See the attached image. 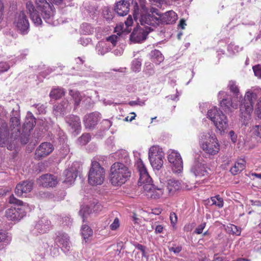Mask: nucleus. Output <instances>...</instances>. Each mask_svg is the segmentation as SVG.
I'll list each match as a JSON object with an SVG mask.
<instances>
[{
    "label": "nucleus",
    "mask_w": 261,
    "mask_h": 261,
    "mask_svg": "<svg viewBox=\"0 0 261 261\" xmlns=\"http://www.w3.org/2000/svg\"><path fill=\"white\" fill-rule=\"evenodd\" d=\"M105 178V170L100 164L93 161L88 173V182L93 186L101 185Z\"/></svg>",
    "instance_id": "423d86ee"
},
{
    "label": "nucleus",
    "mask_w": 261,
    "mask_h": 261,
    "mask_svg": "<svg viewBox=\"0 0 261 261\" xmlns=\"http://www.w3.org/2000/svg\"><path fill=\"white\" fill-rule=\"evenodd\" d=\"M165 193L167 197L173 196L177 193L181 189L180 181L175 179H168L165 186Z\"/></svg>",
    "instance_id": "dca6fc26"
},
{
    "label": "nucleus",
    "mask_w": 261,
    "mask_h": 261,
    "mask_svg": "<svg viewBox=\"0 0 261 261\" xmlns=\"http://www.w3.org/2000/svg\"><path fill=\"white\" fill-rule=\"evenodd\" d=\"M120 226L119 220L118 218H115L113 222L110 225V229L112 230L117 229Z\"/></svg>",
    "instance_id": "09e8293b"
},
{
    "label": "nucleus",
    "mask_w": 261,
    "mask_h": 261,
    "mask_svg": "<svg viewBox=\"0 0 261 261\" xmlns=\"http://www.w3.org/2000/svg\"><path fill=\"white\" fill-rule=\"evenodd\" d=\"M149 55L151 61L157 65L164 61V56L159 50H153Z\"/></svg>",
    "instance_id": "72a5a7b5"
},
{
    "label": "nucleus",
    "mask_w": 261,
    "mask_h": 261,
    "mask_svg": "<svg viewBox=\"0 0 261 261\" xmlns=\"http://www.w3.org/2000/svg\"><path fill=\"white\" fill-rule=\"evenodd\" d=\"M53 150V145L50 143H42L36 149L34 158L38 160H41L49 155Z\"/></svg>",
    "instance_id": "f3484780"
},
{
    "label": "nucleus",
    "mask_w": 261,
    "mask_h": 261,
    "mask_svg": "<svg viewBox=\"0 0 261 261\" xmlns=\"http://www.w3.org/2000/svg\"><path fill=\"white\" fill-rule=\"evenodd\" d=\"M36 195L39 198H46L49 196V193L43 191L38 192Z\"/></svg>",
    "instance_id": "603ef678"
},
{
    "label": "nucleus",
    "mask_w": 261,
    "mask_h": 261,
    "mask_svg": "<svg viewBox=\"0 0 261 261\" xmlns=\"http://www.w3.org/2000/svg\"><path fill=\"white\" fill-rule=\"evenodd\" d=\"M229 90L232 92L235 96H238L239 94V90L236 83L234 81H231L229 82L228 86Z\"/></svg>",
    "instance_id": "79ce46f5"
},
{
    "label": "nucleus",
    "mask_w": 261,
    "mask_h": 261,
    "mask_svg": "<svg viewBox=\"0 0 261 261\" xmlns=\"http://www.w3.org/2000/svg\"><path fill=\"white\" fill-rule=\"evenodd\" d=\"M100 114L98 112H93L86 115L84 118L85 127L90 129L94 128L100 120Z\"/></svg>",
    "instance_id": "412c9836"
},
{
    "label": "nucleus",
    "mask_w": 261,
    "mask_h": 261,
    "mask_svg": "<svg viewBox=\"0 0 261 261\" xmlns=\"http://www.w3.org/2000/svg\"><path fill=\"white\" fill-rule=\"evenodd\" d=\"M11 136H10V129L8 127L7 123L5 120L0 119V146L4 147L5 145H8L7 148L11 150L12 146L9 145L12 141V138H16L20 134L19 126L20 125L19 114L18 111L14 110L12 111L11 118Z\"/></svg>",
    "instance_id": "f257e3e1"
},
{
    "label": "nucleus",
    "mask_w": 261,
    "mask_h": 261,
    "mask_svg": "<svg viewBox=\"0 0 261 261\" xmlns=\"http://www.w3.org/2000/svg\"><path fill=\"white\" fill-rule=\"evenodd\" d=\"M168 160L172 164V169L174 172H180L182 170L183 163L180 154L175 150L168 152Z\"/></svg>",
    "instance_id": "2eb2a0df"
},
{
    "label": "nucleus",
    "mask_w": 261,
    "mask_h": 261,
    "mask_svg": "<svg viewBox=\"0 0 261 261\" xmlns=\"http://www.w3.org/2000/svg\"><path fill=\"white\" fill-rule=\"evenodd\" d=\"M35 123L36 122L34 118H31L28 122H26L23 124L22 133H20L19 134H17L18 136L16 137V138H12V140H16L19 138L22 144H27L29 141V137L30 132L33 130Z\"/></svg>",
    "instance_id": "4468645a"
},
{
    "label": "nucleus",
    "mask_w": 261,
    "mask_h": 261,
    "mask_svg": "<svg viewBox=\"0 0 261 261\" xmlns=\"http://www.w3.org/2000/svg\"><path fill=\"white\" fill-rule=\"evenodd\" d=\"M33 183L31 181L25 180L18 184L15 189V193L18 196H21L23 193H27L32 191Z\"/></svg>",
    "instance_id": "5701e85b"
},
{
    "label": "nucleus",
    "mask_w": 261,
    "mask_h": 261,
    "mask_svg": "<svg viewBox=\"0 0 261 261\" xmlns=\"http://www.w3.org/2000/svg\"><path fill=\"white\" fill-rule=\"evenodd\" d=\"M36 3L44 20L48 23L52 24L55 12L53 5L48 3L46 0H36Z\"/></svg>",
    "instance_id": "9d476101"
},
{
    "label": "nucleus",
    "mask_w": 261,
    "mask_h": 261,
    "mask_svg": "<svg viewBox=\"0 0 261 261\" xmlns=\"http://www.w3.org/2000/svg\"><path fill=\"white\" fill-rule=\"evenodd\" d=\"M164 153L162 149L158 145L151 146L148 152L150 164L154 169L160 170L163 165Z\"/></svg>",
    "instance_id": "1a4fd4ad"
},
{
    "label": "nucleus",
    "mask_w": 261,
    "mask_h": 261,
    "mask_svg": "<svg viewBox=\"0 0 261 261\" xmlns=\"http://www.w3.org/2000/svg\"><path fill=\"white\" fill-rule=\"evenodd\" d=\"M90 42L91 40L89 38L84 37L81 38L79 40L80 43L84 46H87Z\"/></svg>",
    "instance_id": "6e6d98bb"
},
{
    "label": "nucleus",
    "mask_w": 261,
    "mask_h": 261,
    "mask_svg": "<svg viewBox=\"0 0 261 261\" xmlns=\"http://www.w3.org/2000/svg\"><path fill=\"white\" fill-rule=\"evenodd\" d=\"M26 9L30 18L35 25L38 26L42 23V19L31 2H28L26 3Z\"/></svg>",
    "instance_id": "aec40b11"
},
{
    "label": "nucleus",
    "mask_w": 261,
    "mask_h": 261,
    "mask_svg": "<svg viewBox=\"0 0 261 261\" xmlns=\"http://www.w3.org/2000/svg\"><path fill=\"white\" fill-rule=\"evenodd\" d=\"M144 191L148 192L147 195L152 199H159L161 197H167L165 193V186L163 181L160 180V184L155 185H144Z\"/></svg>",
    "instance_id": "f8f14e48"
},
{
    "label": "nucleus",
    "mask_w": 261,
    "mask_h": 261,
    "mask_svg": "<svg viewBox=\"0 0 261 261\" xmlns=\"http://www.w3.org/2000/svg\"><path fill=\"white\" fill-rule=\"evenodd\" d=\"M170 219L172 224H175L177 221V218L176 215L174 213L170 214Z\"/></svg>",
    "instance_id": "bf43d9fd"
},
{
    "label": "nucleus",
    "mask_w": 261,
    "mask_h": 261,
    "mask_svg": "<svg viewBox=\"0 0 261 261\" xmlns=\"http://www.w3.org/2000/svg\"><path fill=\"white\" fill-rule=\"evenodd\" d=\"M255 113L257 117L261 119V108H257L255 110Z\"/></svg>",
    "instance_id": "774afa93"
},
{
    "label": "nucleus",
    "mask_w": 261,
    "mask_h": 261,
    "mask_svg": "<svg viewBox=\"0 0 261 261\" xmlns=\"http://www.w3.org/2000/svg\"><path fill=\"white\" fill-rule=\"evenodd\" d=\"M81 233L85 240L92 236L93 231L92 229L87 225H83L81 228Z\"/></svg>",
    "instance_id": "4c0bfd02"
},
{
    "label": "nucleus",
    "mask_w": 261,
    "mask_h": 261,
    "mask_svg": "<svg viewBox=\"0 0 261 261\" xmlns=\"http://www.w3.org/2000/svg\"><path fill=\"white\" fill-rule=\"evenodd\" d=\"M207 204L211 205H216L219 208L223 206L224 202L223 199L220 195H217L215 196L211 197V199L207 200Z\"/></svg>",
    "instance_id": "c9c22d12"
},
{
    "label": "nucleus",
    "mask_w": 261,
    "mask_h": 261,
    "mask_svg": "<svg viewBox=\"0 0 261 261\" xmlns=\"http://www.w3.org/2000/svg\"><path fill=\"white\" fill-rule=\"evenodd\" d=\"M66 122L74 132H79L81 129V121L79 117L75 115H70L65 118Z\"/></svg>",
    "instance_id": "cd10ccee"
},
{
    "label": "nucleus",
    "mask_w": 261,
    "mask_h": 261,
    "mask_svg": "<svg viewBox=\"0 0 261 261\" xmlns=\"http://www.w3.org/2000/svg\"><path fill=\"white\" fill-rule=\"evenodd\" d=\"M149 32V31L147 29L144 30L143 29L139 27L134 29L132 33V42H140L145 40Z\"/></svg>",
    "instance_id": "b1692460"
},
{
    "label": "nucleus",
    "mask_w": 261,
    "mask_h": 261,
    "mask_svg": "<svg viewBox=\"0 0 261 261\" xmlns=\"http://www.w3.org/2000/svg\"><path fill=\"white\" fill-rule=\"evenodd\" d=\"M35 106L36 108H37L41 113H43L45 111V107L43 105L39 106V104H37Z\"/></svg>",
    "instance_id": "338daca9"
},
{
    "label": "nucleus",
    "mask_w": 261,
    "mask_h": 261,
    "mask_svg": "<svg viewBox=\"0 0 261 261\" xmlns=\"http://www.w3.org/2000/svg\"><path fill=\"white\" fill-rule=\"evenodd\" d=\"M98 47V54L101 55H104L111 49L110 44L106 43H99Z\"/></svg>",
    "instance_id": "a19ab883"
},
{
    "label": "nucleus",
    "mask_w": 261,
    "mask_h": 261,
    "mask_svg": "<svg viewBox=\"0 0 261 261\" xmlns=\"http://www.w3.org/2000/svg\"><path fill=\"white\" fill-rule=\"evenodd\" d=\"M229 135L230 137L231 138V140L232 141V142H235L236 141V139H237V137L234 135V132L232 131V130L230 131L229 133Z\"/></svg>",
    "instance_id": "0e129e2a"
},
{
    "label": "nucleus",
    "mask_w": 261,
    "mask_h": 261,
    "mask_svg": "<svg viewBox=\"0 0 261 261\" xmlns=\"http://www.w3.org/2000/svg\"><path fill=\"white\" fill-rule=\"evenodd\" d=\"M251 131L253 135L261 138V125L253 126Z\"/></svg>",
    "instance_id": "49530a36"
},
{
    "label": "nucleus",
    "mask_w": 261,
    "mask_h": 261,
    "mask_svg": "<svg viewBox=\"0 0 261 261\" xmlns=\"http://www.w3.org/2000/svg\"><path fill=\"white\" fill-rule=\"evenodd\" d=\"M124 23L125 24H120L116 27L115 32L117 33V35H112L107 38V41L111 42L113 46L116 45L121 35L124 34H128L130 32V29L129 28L130 26V15L128 16Z\"/></svg>",
    "instance_id": "9b49d317"
},
{
    "label": "nucleus",
    "mask_w": 261,
    "mask_h": 261,
    "mask_svg": "<svg viewBox=\"0 0 261 261\" xmlns=\"http://www.w3.org/2000/svg\"><path fill=\"white\" fill-rule=\"evenodd\" d=\"M142 60L141 59H137L133 61V70L135 72L140 71L141 67Z\"/></svg>",
    "instance_id": "a18cd8bd"
},
{
    "label": "nucleus",
    "mask_w": 261,
    "mask_h": 261,
    "mask_svg": "<svg viewBox=\"0 0 261 261\" xmlns=\"http://www.w3.org/2000/svg\"><path fill=\"white\" fill-rule=\"evenodd\" d=\"M201 146L210 155H215L220 150V144L215 134L205 133L201 136Z\"/></svg>",
    "instance_id": "39448f33"
},
{
    "label": "nucleus",
    "mask_w": 261,
    "mask_h": 261,
    "mask_svg": "<svg viewBox=\"0 0 261 261\" xmlns=\"http://www.w3.org/2000/svg\"><path fill=\"white\" fill-rule=\"evenodd\" d=\"M169 250L170 251L173 252L175 254L178 253L181 250V247L179 246H173V247H170L169 248Z\"/></svg>",
    "instance_id": "13d9d810"
},
{
    "label": "nucleus",
    "mask_w": 261,
    "mask_h": 261,
    "mask_svg": "<svg viewBox=\"0 0 261 261\" xmlns=\"http://www.w3.org/2000/svg\"><path fill=\"white\" fill-rule=\"evenodd\" d=\"M207 117L213 122L216 128L222 134L228 127V121L226 116L219 111L216 107L209 110Z\"/></svg>",
    "instance_id": "0eeeda50"
},
{
    "label": "nucleus",
    "mask_w": 261,
    "mask_h": 261,
    "mask_svg": "<svg viewBox=\"0 0 261 261\" xmlns=\"http://www.w3.org/2000/svg\"><path fill=\"white\" fill-rule=\"evenodd\" d=\"M245 161L241 159L236 163L234 166L230 169V171L234 175L238 174L245 169Z\"/></svg>",
    "instance_id": "f704fd0d"
},
{
    "label": "nucleus",
    "mask_w": 261,
    "mask_h": 261,
    "mask_svg": "<svg viewBox=\"0 0 261 261\" xmlns=\"http://www.w3.org/2000/svg\"><path fill=\"white\" fill-rule=\"evenodd\" d=\"M78 169L76 164H73L71 167L66 169L63 173L64 179L63 182L68 186L73 184L77 176Z\"/></svg>",
    "instance_id": "a211bd4d"
},
{
    "label": "nucleus",
    "mask_w": 261,
    "mask_h": 261,
    "mask_svg": "<svg viewBox=\"0 0 261 261\" xmlns=\"http://www.w3.org/2000/svg\"><path fill=\"white\" fill-rule=\"evenodd\" d=\"M238 103L232 102L230 98H224L220 102V106L226 112H231L238 108Z\"/></svg>",
    "instance_id": "c756f323"
},
{
    "label": "nucleus",
    "mask_w": 261,
    "mask_h": 261,
    "mask_svg": "<svg viewBox=\"0 0 261 261\" xmlns=\"http://www.w3.org/2000/svg\"><path fill=\"white\" fill-rule=\"evenodd\" d=\"M91 139V136L89 134H84L79 138V142L82 145H85L87 144Z\"/></svg>",
    "instance_id": "c03bdc74"
},
{
    "label": "nucleus",
    "mask_w": 261,
    "mask_h": 261,
    "mask_svg": "<svg viewBox=\"0 0 261 261\" xmlns=\"http://www.w3.org/2000/svg\"><path fill=\"white\" fill-rule=\"evenodd\" d=\"M51 226V222L46 218H42L36 225V229L40 233H44L49 231Z\"/></svg>",
    "instance_id": "c85d7f7f"
},
{
    "label": "nucleus",
    "mask_w": 261,
    "mask_h": 261,
    "mask_svg": "<svg viewBox=\"0 0 261 261\" xmlns=\"http://www.w3.org/2000/svg\"><path fill=\"white\" fill-rule=\"evenodd\" d=\"M88 207L87 206H84L81 208L80 211L79 213L82 216L83 221H85V219L87 218V216L89 215L88 213Z\"/></svg>",
    "instance_id": "8fccbe9b"
},
{
    "label": "nucleus",
    "mask_w": 261,
    "mask_h": 261,
    "mask_svg": "<svg viewBox=\"0 0 261 261\" xmlns=\"http://www.w3.org/2000/svg\"><path fill=\"white\" fill-rule=\"evenodd\" d=\"M164 227L161 225H157L155 228V232L156 233H162L163 231Z\"/></svg>",
    "instance_id": "680f3d73"
},
{
    "label": "nucleus",
    "mask_w": 261,
    "mask_h": 261,
    "mask_svg": "<svg viewBox=\"0 0 261 261\" xmlns=\"http://www.w3.org/2000/svg\"><path fill=\"white\" fill-rule=\"evenodd\" d=\"M139 3H140V6H141L142 9L144 11H146V8L145 5V0H139Z\"/></svg>",
    "instance_id": "69168bd1"
},
{
    "label": "nucleus",
    "mask_w": 261,
    "mask_h": 261,
    "mask_svg": "<svg viewBox=\"0 0 261 261\" xmlns=\"http://www.w3.org/2000/svg\"><path fill=\"white\" fill-rule=\"evenodd\" d=\"M9 202L17 205V207H11L6 210L5 212L6 217L10 221L18 222L25 216L26 212L22 206L23 202L16 198L13 195L9 198Z\"/></svg>",
    "instance_id": "20e7f679"
},
{
    "label": "nucleus",
    "mask_w": 261,
    "mask_h": 261,
    "mask_svg": "<svg viewBox=\"0 0 261 261\" xmlns=\"http://www.w3.org/2000/svg\"><path fill=\"white\" fill-rule=\"evenodd\" d=\"M14 24L17 30L22 35L28 33L30 28L29 20L23 11L16 15Z\"/></svg>",
    "instance_id": "ddd939ff"
},
{
    "label": "nucleus",
    "mask_w": 261,
    "mask_h": 261,
    "mask_svg": "<svg viewBox=\"0 0 261 261\" xmlns=\"http://www.w3.org/2000/svg\"><path fill=\"white\" fill-rule=\"evenodd\" d=\"M115 11L120 16L126 15L129 11V3L124 0L118 2L115 6Z\"/></svg>",
    "instance_id": "393cba45"
},
{
    "label": "nucleus",
    "mask_w": 261,
    "mask_h": 261,
    "mask_svg": "<svg viewBox=\"0 0 261 261\" xmlns=\"http://www.w3.org/2000/svg\"><path fill=\"white\" fill-rule=\"evenodd\" d=\"M253 70L255 76L261 79V66L257 65L253 67Z\"/></svg>",
    "instance_id": "3c124183"
},
{
    "label": "nucleus",
    "mask_w": 261,
    "mask_h": 261,
    "mask_svg": "<svg viewBox=\"0 0 261 261\" xmlns=\"http://www.w3.org/2000/svg\"><path fill=\"white\" fill-rule=\"evenodd\" d=\"M80 31L83 34L89 35L93 33L94 29L90 24L84 23L81 25Z\"/></svg>",
    "instance_id": "58836bf2"
},
{
    "label": "nucleus",
    "mask_w": 261,
    "mask_h": 261,
    "mask_svg": "<svg viewBox=\"0 0 261 261\" xmlns=\"http://www.w3.org/2000/svg\"><path fill=\"white\" fill-rule=\"evenodd\" d=\"M69 102L67 100H63L57 105L54 106V111L55 114H64L66 110H68Z\"/></svg>",
    "instance_id": "473e14b6"
},
{
    "label": "nucleus",
    "mask_w": 261,
    "mask_h": 261,
    "mask_svg": "<svg viewBox=\"0 0 261 261\" xmlns=\"http://www.w3.org/2000/svg\"><path fill=\"white\" fill-rule=\"evenodd\" d=\"M135 223L134 227L138 231H139V228L141 227L140 223L141 222V220L139 218L136 217V215L135 214H134L133 220Z\"/></svg>",
    "instance_id": "de8ad7c7"
},
{
    "label": "nucleus",
    "mask_w": 261,
    "mask_h": 261,
    "mask_svg": "<svg viewBox=\"0 0 261 261\" xmlns=\"http://www.w3.org/2000/svg\"><path fill=\"white\" fill-rule=\"evenodd\" d=\"M65 91L62 88H57L53 89L50 92V97L55 99H58L61 98L65 94Z\"/></svg>",
    "instance_id": "e433bc0d"
},
{
    "label": "nucleus",
    "mask_w": 261,
    "mask_h": 261,
    "mask_svg": "<svg viewBox=\"0 0 261 261\" xmlns=\"http://www.w3.org/2000/svg\"><path fill=\"white\" fill-rule=\"evenodd\" d=\"M56 235L55 241L58 246H61L65 251H69L70 247V242L67 234L59 231L56 233Z\"/></svg>",
    "instance_id": "4be33fe9"
},
{
    "label": "nucleus",
    "mask_w": 261,
    "mask_h": 261,
    "mask_svg": "<svg viewBox=\"0 0 261 261\" xmlns=\"http://www.w3.org/2000/svg\"><path fill=\"white\" fill-rule=\"evenodd\" d=\"M135 159L134 167L136 169L139 173H142V171L147 170V169L140 158V154L137 152H134Z\"/></svg>",
    "instance_id": "7c9ffc66"
},
{
    "label": "nucleus",
    "mask_w": 261,
    "mask_h": 261,
    "mask_svg": "<svg viewBox=\"0 0 261 261\" xmlns=\"http://www.w3.org/2000/svg\"><path fill=\"white\" fill-rule=\"evenodd\" d=\"M205 223H201L195 229L194 232L197 234H201L205 227Z\"/></svg>",
    "instance_id": "864d4df0"
},
{
    "label": "nucleus",
    "mask_w": 261,
    "mask_h": 261,
    "mask_svg": "<svg viewBox=\"0 0 261 261\" xmlns=\"http://www.w3.org/2000/svg\"><path fill=\"white\" fill-rule=\"evenodd\" d=\"M139 179L138 180L139 186H141L142 184L144 185H151L152 184V179L149 175L147 170L145 171H142V173L139 174Z\"/></svg>",
    "instance_id": "2f4dec72"
},
{
    "label": "nucleus",
    "mask_w": 261,
    "mask_h": 261,
    "mask_svg": "<svg viewBox=\"0 0 261 261\" xmlns=\"http://www.w3.org/2000/svg\"><path fill=\"white\" fill-rule=\"evenodd\" d=\"M134 245L137 248L138 250L141 251L144 254L145 253V247L141 244L136 243L134 244Z\"/></svg>",
    "instance_id": "052dcab7"
},
{
    "label": "nucleus",
    "mask_w": 261,
    "mask_h": 261,
    "mask_svg": "<svg viewBox=\"0 0 261 261\" xmlns=\"http://www.w3.org/2000/svg\"><path fill=\"white\" fill-rule=\"evenodd\" d=\"M191 171L196 176L202 177L207 175L205 164L199 161L195 162L194 165L191 168Z\"/></svg>",
    "instance_id": "bb28decb"
},
{
    "label": "nucleus",
    "mask_w": 261,
    "mask_h": 261,
    "mask_svg": "<svg viewBox=\"0 0 261 261\" xmlns=\"http://www.w3.org/2000/svg\"><path fill=\"white\" fill-rule=\"evenodd\" d=\"M38 183L43 187H54L58 182L56 176L50 174H46L41 176L38 179Z\"/></svg>",
    "instance_id": "6ab92c4d"
},
{
    "label": "nucleus",
    "mask_w": 261,
    "mask_h": 261,
    "mask_svg": "<svg viewBox=\"0 0 261 261\" xmlns=\"http://www.w3.org/2000/svg\"><path fill=\"white\" fill-rule=\"evenodd\" d=\"M102 123L105 126L106 128H107V129L109 128L112 125L111 122L109 120H103L102 122Z\"/></svg>",
    "instance_id": "e2e57ef3"
},
{
    "label": "nucleus",
    "mask_w": 261,
    "mask_h": 261,
    "mask_svg": "<svg viewBox=\"0 0 261 261\" xmlns=\"http://www.w3.org/2000/svg\"><path fill=\"white\" fill-rule=\"evenodd\" d=\"M130 176L129 169L126 165L117 162L111 166L110 180L113 186L122 185L128 179Z\"/></svg>",
    "instance_id": "7ed1b4c3"
},
{
    "label": "nucleus",
    "mask_w": 261,
    "mask_h": 261,
    "mask_svg": "<svg viewBox=\"0 0 261 261\" xmlns=\"http://www.w3.org/2000/svg\"><path fill=\"white\" fill-rule=\"evenodd\" d=\"M160 23L171 24L174 23L177 19V15L172 10L168 11L161 15L159 14Z\"/></svg>",
    "instance_id": "a878e982"
},
{
    "label": "nucleus",
    "mask_w": 261,
    "mask_h": 261,
    "mask_svg": "<svg viewBox=\"0 0 261 261\" xmlns=\"http://www.w3.org/2000/svg\"><path fill=\"white\" fill-rule=\"evenodd\" d=\"M69 94L73 98L74 101L75 106H78L82 99V96L80 92L76 91L70 90L69 91Z\"/></svg>",
    "instance_id": "ea45409f"
},
{
    "label": "nucleus",
    "mask_w": 261,
    "mask_h": 261,
    "mask_svg": "<svg viewBox=\"0 0 261 261\" xmlns=\"http://www.w3.org/2000/svg\"><path fill=\"white\" fill-rule=\"evenodd\" d=\"M257 98L255 93L248 91L245 96L244 102L240 105L241 116L244 119L249 118L250 114L253 111V103Z\"/></svg>",
    "instance_id": "6e6552de"
},
{
    "label": "nucleus",
    "mask_w": 261,
    "mask_h": 261,
    "mask_svg": "<svg viewBox=\"0 0 261 261\" xmlns=\"http://www.w3.org/2000/svg\"><path fill=\"white\" fill-rule=\"evenodd\" d=\"M153 67V65L150 62L145 63L146 70L148 71V72L149 74H151L152 72Z\"/></svg>",
    "instance_id": "4d7b16f0"
},
{
    "label": "nucleus",
    "mask_w": 261,
    "mask_h": 261,
    "mask_svg": "<svg viewBox=\"0 0 261 261\" xmlns=\"http://www.w3.org/2000/svg\"><path fill=\"white\" fill-rule=\"evenodd\" d=\"M134 8L133 17L135 21L138 23L139 19L141 24L144 25L148 31H153L160 24V16L157 9L151 8L149 13L142 14L139 17V10L137 3H135Z\"/></svg>",
    "instance_id": "f03ea898"
},
{
    "label": "nucleus",
    "mask_w": 261,
    "mask_h": 261,
    "mask_svg": "<svg viewBox=\"0 0 261 261\" xmlns=\"http://www.w3.org/2000/svg\"><path fill=\"white\" fill-rule=\"evenodd\" d=\"M10 68V66L6 62L0 63L1 72L7 71Z\"/></svg>",
    "instance_id": "5fc2aeb1"
},
{
    "label": "nucleus",
    "mask_w": 261,
    "mask_h": 261,
    "mask_svg": "<svg viewBox=\"0 0 261 261\" xmlns=\"http://www.w3.org/2000/svg\"><path fill=\"white\" fill-rule=\"evenodd\" d=\"M227 230L232 234L237 236H240L241 232L240 228L233 224H229V225L227 226Z\"/></svg>",
    "instance_id": "37998d69"
}]
</instances>
